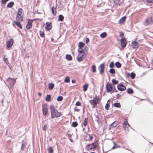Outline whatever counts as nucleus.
Listing matches in <instances>:
<instances>
[{
	"instance_id": "27",
	"label": "nucleus",
	"mask_w": 153,
	"mask_h": 153,
	"mask_svg": "<svg viewBox=\"0 0 153 153\" xmlns=\"http://www.w3.org/2000/svg\"><path fill=\"white\" fill-rule=\"evenodd\" d=\"M88 87V84H84L83 86V89L84 91H87Z\"/></svg>"
},
{
	"instance_id": "21",
	"label": "nucleus",
	"mask_w": 153,
	"mask_h": 153,
	"mask_svg": "<svg viewBox=\"0 0 153 153\" xmlns=\"http://www.w3.org/2000/svg\"><path fill=\"white\" fill-rule=\"evenodd\" d=\"M126 92H127V93L128 94H131L133 93L134 92V91L132 89H131L130 88H128Z\"/></svg>"
},
{
	"instance_id": "10",
	"label": "nucleus",
	"mask_w": 153,
	"mask_h": 153,
	"mask_svg": "<svg viewBox=\"0 0 153 153\" xmlns=\"http://www.w3.org/2000/svg\"><path fill=\"white\" fill-rule=\"evenodd\" d=\"M104 64L103 63L101 64V65L99 66L98 69L99 70L100 68V73L101 74H102L104 73Z\"/></svg>"
},
{
	"instance_id": "61",
	"label": "nucleus",
	"mask_w": 153,
	"mask_h": 153,
	"mask_svg": "<svg viewBox=\"0 0 153 153\" xmlns=\"http://www.w3.org/2000/svg\"><path fill=\"white\" fill-rule=\"evenodd\" d=\"M89 138L90 139V140H92L93 138V137L92 136H91L90 134H89Z\"/></svg>"
},
{
	"instance_id": "4",
	"label": "nucleus",
	"mask_w": 153,
	"mask_h": 153,
	"mask_svg": "<svg viewBox=\"0 0 153 153\" xmlns=\"http://www.w3.org/2000/svg\"><path fill=\"white\" fill-rule=\"evenodd\" d=\"M152 23H153V21L152 17L146 18L145 21L144 22V24L146 26H147Z\"/></svg>"
},
{
	"instance_id": "2",
	"label": "nucleus",
	"mask_w": 153,
	"mask_h": 153,
	"mask_svg": "<svg viewBox=\"0 0 153 153\" xmlns=\"http://www.w3.org/2000/svg\"><path fill=\"white\" fill-rule=\"evenodd\" d=\"M5 84L8 86L9 88H12L14 86L15 83L16 82V79L13 78H12L10 77L8 78L7 79L6 82L4 81Z\"/></svg>"
},
{
	"instance_id": "31",
	"label": "nucleus",
	"mask_w": 153,
	"mask_h": 153,
	"mask_svg": "<svg viewBox=\"0 0 153 153\" xmlns=\"http://www.w3.org/2000/svg\"><path fill=\"white\" fill-rule=\"evenodd\" d=\"M107 33L105 32H104L102 33L100 35V36L102 38H104L105 37L107 36Z\"/></svg>"
},
{
	"instance_id": "11",
	"label": "nucleus",
	"mask_w": 153,
	"mask_h": 153,
	"mask_svg": "<svg viewBox=\"0 0 153 153\" xmlns=\"http://www.w3.org/2000/svg\"><path fill=\"white\" fill-rule=\"evenodd\" d=\"M52 24L51 22H47L45 23L46 26L45 27V29L47 30H50L52 28Z\"/></svg>"
},
{
	"instance_id": "33",
	"label": "nucleus",
	"mask_w": 153,
	"mask_h": 153,
	"mask_svg": "<svg viewBox=\"0 0 153 153\" xmlns=\"http://www.w3.org/2000/svg\"><path fill=\"white\" fill-rule=\"evenodd\" d=\"M91 69L93 73H95L96 72V66L95 65H93L92 66Z\"/></svg>"
},
{
	"instance_id": "39",
	"label": "nucleus",
	"mask_w": 153,
	"mask_h": 153,
	"mask_svg": "<svg viewBox=\"0 0 153 153\" xmlns=\"http://www.w3.org/2000/svg\"><path fill=\"white\" fill-rule=\"evenodd\" d=\"M64 82L66 83H68L70 82V78L67 76H66L65 79L64 80Z\"/></svg>"
},
{
	"instance_id": "5",
	"label": "nucleus",
	"mask_w": 153,
	"mask_h": 153,
	"mask_svg": "<svg viewBox=\"0 0 153 153\" xmlns=\"http://www.w3.org/2000/svg\"><path fill=\"white\" fill-rule=\"evenodd\" d=\"M106 88L107 92L111 91L113 90V87L111 84L108 82L106 85Z\"/></svg>"
},
{
	"instance_id": "53",
	"label": "nucleus",
	"mask_w": 153,
	"mask_h": 153,
	"mask_svg": "<svg viewBox=\"0 0 153 153\" xmlns=\"http://www.w3.org/2000/svg\"><path fill=\"white\" fill-rule=\"evenodd\" d=\"M32 25H29L27 24L26 26V28L27 29L29 30L32 27Z\"/></svg>"
},
{
	"instance_id": "63",
	"label": "nucleus",
	"mask_w": 153,
	"mask_h": 153,
	"mask_svg": "<svg viewBox=\"0 0 153 153\" xmlns=\"http://www.w3.org/2000/svg\"><path fill=\"white\" fill-rule=\"evenodd\" d=\"M74 109V111H76L77 112H79L80 111L79 109H77L76 108H75Z\"/></svg>"
},
{
	"instance_id": "57",
	"label": "nucleus",
	"mask_w": 153,
	"mask_h": 153,
	"mask_svg": "<svg viewBox=\"0 0 153 153\" xmlns=\"http://www.w3.org/2000/svg\"><path fill=\"white\" fill-rule=\"evenodd\" d=\"M67 136L69 138H71L72 137V135L71 134H70L69 133L67 134Z\"/></svg>"
},
{
	"instance_id": "47",
	"label": "nucleus",
	"mask_w": 153,
	"mask_h": 153,
	"mask_svg": "<svg viewBox=\"0 0 153 153\" xmlns=\"http://www.w3.org/2000/svg\"><path fill=\"white\" fill-rule=\"evenodd\" d=\"M110 107V104L106 103L105 106V109L106 110H108L109 109Z\"/></svg>"
},
{
	"instance_id": "14",
	"label": "nucleus",
	"mask_w": 153,
	"mask_h": 153,
	"mask_svg": "<svg viewBox=\"0 0 153 153\" xmlns=\"http://www.w3.org/2000/svg\"><path fill=\"white\" fill-rule=\"evenodd\" d=\"M84 54L85 53H84L81 56L77 58V60L78 62H80L83 60V59H85L86 57V55Z\"/></svg>"
},
{
	"instance_id": "62",
	"label": "nucleus",
	"mask_w": 153,
	"mask_h": 153,
	"mask_svg": "<svg viewBox=\"0 0 153 153\" xmlns=\"http://www.w3.org/2000/svg\"><path fill=\"white\" fill-rule=\"evenodd\" d=\"M89 42V39L88 38H86V43H88Z\"/></svg>"
},
{
	"instance_id": "15",
	"label": "nucleus",
	"mask_w": 153,
	"mask_h": 153,
	"mask_svg": "<svg viewBox=\"0 0 153 153\" xmlns=\"http://www.w3.org/2000/svg\"><path fill=\"white\" fill-rule=\"evenodd\" d=\"M126 16H124L122 17L121 19H120L118 21V22L120 24H123L124 23L125 20L126 19Z\"/></svg>"
},
{
	"instance_id": "34",
	"label": "nucleus",
	"mask_w": 153,
	"mask_h": 153,
	"mask_svg": "<svg viewBox=\"0 0 153 153\" xmlns=\"http://www.w3.org/2000/svg\"><path fill=\"white\" fill-rule=\"evenodd\" d=\"M88 118L86 117L85 118L84 122L83 123V125L84 126H86L88 123Z\"/></svg>"
},
{
	"instance_id": "23",
	"label": "nucleus",
	"mask_w": 153,
	"mask_h": 153,
	"mask_svg": "<svg viewBox=\"0 0 153 153\" xmlns=\"http://www.w3.org/2000/svg\"><path fill=\"white\" fill-rule=\"evenodd\" d=\"M85 44L82 42H80L79 43L78 47L79 49H81L85 46Z\"/></svg>"
},
{
	"instance_id": "45",
	"label": "nucleus",
	"mask_w": 153,
	"mask_h": 153,
	"mask_svg": "<svg viewBox=\"0 0 153 153\" xmlns=\"http://www.w3.org/2000/svg\"><path fill=\"white\" fill-rule=\"evenodd\" d=\"M92 101H99V97H97V95H96L95 97H94L93 100H91Z\"/></svg>"
},
{
	"instance_id": "9",
	"label": "nucleus",
	"mask_w": 153,
	"mask_h": 153,
	"mask_svg": "<svg viewBox=\"0 0 153 153\" xmlns=\"http://www.w3.org/2000/svg\"><path fill=\"white\" fill-rule=\"evenodd\" d=\"M117 88L118 90L121 91H123L126 90V88L124 85L120 83L117 85Z\"/></svg>"
},
{
	"instance_id": "26",
	"label": "nucleus",
	"mask_w": 153,
	"mask_h": 153,
	"mask_svg": "<svg viewBox=\"0 0 153 153\" xmlns=\"http://www.w3.org/2000/svg\"><path fill=\"white\" fill-rule=\"evenodd\" d=\"M123 125V127L124 128H128L129 126V125L128 123L126 121L124 122Z\"/></svg>"
},
{
	"instance_id": "30",
	"label": "nucleus",
	"mask_w": 153,
	"mask_h": 153,
	"mask_svg": "<svg viewBox=\"0 0 153 153\" xmlns=\"http://www.w3.org/2000/svg\"><path fill=\"white\" fill-rule=\"evenodd\" d=\"M23 12V10L21 8H19L18 10V13L17 15L19 16L20 15H21V14H22Z\"/></svg>"
},
{
	"instance_id": "1",
	"label": "nucleus",
	"mask_w": 153,
	"mask_h": 153,
	"mask_svg": "<svg viewBox=\"0 0 153 153\" xmlns=\"http://www.w3.org/2000/svg\"><path fill=\"white\" fill-rule=\"evenodd\" d=\"M50 109L51 114V118L52 119L58 118L61 116V112L58 111L53 105H51Z\"/></svg>"
},
{
	"instance_id": "17",
	"label": "nucleus",
	"mask_w": 153,
	"mask_h": 153,
	"mask_svg": "<svg viewBox=\"0 0 153 153\" xmlns=\"http://www.w3.org/2000/svg\"><path fill=\"white\" fill-rule=\"evenodd\" d=\"M16 19L19 22H22L23 20V16L21 15H20L19 16L16 15Z\"/></svg>"
},
{
	"instance_id": "58",
	"label": "nucleus",
	"mask_w": 153,
	"mask_h": 153,
	"mask_svg": "<svg viewBox=\"0 0 153 153\" xmlns=\"http://www.w3.org/2000/svg\"><path fill=\"white\" fill-rule=\"evenodd\" d=\"M121 96L119 94H118L116 96V98L117 99H118L120 98V97Z\"/></svg>"
},
{
	"instance_id": "40",
	"label": "nucleus",
	"mask_w": 153,
	"mask_h": 153,
	"mask_svg": "<svg viewBox=\"0 0 153 153\" xmlns=\"http://www.w3.org/2000/svg\"><path fill=\"white\" fill-rule=\"evenodd\" d=\"M63 100V97L62 96H59L57 99L58 101H61Z\"/></svg>"
},
{
	"instance_id": "52",
	"label": "nucleus",
	"mask_w": 153,
	"mask_h": 153,
	"mask_svg": "<svg viewBox=\"0 0 153 153\" xmlns=\"http://www.w3.org/2000/svg\"><path fill=\"white\" fill-rule=\"evenodd\" d=\"M47 127V125L46 124H45L44 126L42 127V129L44 131H45L46 130V128Z\"/></svg>"
},
{
	"instance_id": "35",
	"label": "nucleus",
	"mask_w": 153,
	"mask_h": 153,
	"mask_svg": "<svg viewBox=\"0 0 153 153\" xmlns=\"http://www.w3.org/2000/svg\"><path fill=\"white\" fill-rule=\"evenodd\" d=\"M26 145V143H22L21 147V150H24L25 148Z\"/></svg>"
},
{
	"instance_id": "25",
	"label": "nucleus",
	"mask_w": 153,
	"mask_h": 153,
	"mask_svg": "<svg viewBox=\"0 0 153 153\" xmlns=\"http://www.w3.org/2000/svg\"><path fill=\"white\" fill-rule=\"evenodd\" d=\"M64 17L62 14H60L59 16L58 21H59L62 22L64 19Z\"/></svg>"
},
{
	"instance_id": "22",
	"label": "nucleus",
	"mask_w": 153,
	"mask_h": 153,
	"mask_svg": "<svg viewBox=\"0 0 153 153\" xmlns=\"http://www.w3.org/2000/svg\"><path fill=\"white\" fill-rule=\"evenodd\" d=\"M14 4L13 1H10L7 5V7L8 8H11Z\"/></svg>"
},
{
	"instance_id": "20",
	"label": "nucleus",
	"mask_w": 153,
	"mask_h": 153,
	"mask_svg": "<svg viewBox=\"0 0 153 153\" xmlns=\"http://www.w3.org/2000/svg\"><path fill=\"white\" fill-rule=\"evenodd\" d=\"M66 59L69 61H71L72 59V57L70 54H67L65 56Z\"/></svg>"
},
{
	"instance_id": "60",
	"label": "nucleus",
	"mask_w": 153,
	"mask_h": 153,
	"mask_svg": "<svg viewBox=\"0 0 153 153\" xmlns=\"http://www.w3.org/2000/svg\"><path fill=\"white\" fill-rule=\"evenodd\" d=\"M112 91V93H113L114 92H118L117 91L116 89H113Z\"/></svg>"
},
{
	"instance_id": "24",
	"label": "nucleus",
	"mask_w": 153,
	"mask_h": 153,
	"mask_svg": "<svg viewBox=\"0 0 153 153\" xmlns=\"http://www.w3.org/2000/svg\"><path fill=\"white\" fill-rule=\"evenodd\" d=\"M51 96L50 94H47L45 99V100L47 102H50L51 100Z\"/></svg>"
},
{
	"instance_id": "12",
	"label": "nucleus",
	"mask_w": 153,
	"mask_h": 153,
	"mask_svg": "<svg viewBox=\"0 0 153 153\" xmlns=\"http://www.w3.org/2000/svg\"><path fill=\"white\" fill-rule=\"evenodd\" d=\"M137 39H135V41H133L131 43L132 47L134 49L137 48L139 46L138 43L135 41Z\"/></svg>"
},
{
	"instance_id": "42",
	"label": "nucleus",
	"mask_w": 153,
	"mask_h": 153,
	"mask_svg": "<svg viewBox=\"0 0 153 153\" xmlns=\"http://www.w3.org/2000/svg\"><path fill=\"white\" fill-rule=\"evenodd\" d=\"M48 152L49 153H53V150L51 147H49L48 149Z\"/></svg>"
},
{
	"instance_id": "54",
	"label": "nucleus",
	"mask_w": 153,
	"mask_h": 153,
	"mask_svg": "<svg viewBox=\"0 0 153 153\" xmlns=\"http://www.w3.org/2000/svg\"><path fill=\"white\" fill-rule=\"evenodd\" d=\"M95 117L96 118H97V119H96L95 120L96 121H97V122L98 123H99L100 122V121L99 120V118L98 117V115H95Z\"/></svg>"
},
{
	"instance_id": "44",
	"label": "nucleus",
	"mask_w": 153,
	"mask_h": 153,
	"mask_svg": "<svg viewBox=\"0 0 153 153\" xmlns=\"http://www.w3.org/2000/svg\"><path fill=\"white\" fill-rule=\"evenodd\" d=\"M34 20L29 19L28 21L27 24L32 26V22Z\"/></svg>"
},
{
	"instance_id": "32",
	"label": "nucleus",
	"mask_w": 153,
	"mask_h": 153,
	"mask_svg": "<svg viewBox=\"0 0 153 153\" xmlns=\"http://www.w3.org/2000/svg\"><path fill=\"white\" fill-rule=\"evenodd\" d=\"M114 105L115 107L117 108H120L121 106V105L119 102H115L114 104Z\"/></svg>"
},
{
	"instance_id": "49",
	"label": "nucleus",
	"mask_w": 153,
	"mask_h": 153,
	"mask_svg": "<svg viewBox=\"0 0 153 153\" xmlns=\"http://www.w3.org/2000/svg\"><path fill=\"white\" fill-rule=\"evenodd\" d=\"M9 0H1V2L3 4H5Z\"/></svg>"
},
{
	"instance_id": "18",
	"label": "nucleus",
	"mask_w": 153,
	"mask_h": 153,
	"mask_svg": "<svg viewBox=\"0 0 153 153\" xmlns=\"http://www.w3.org/2000/svg\"><path fill=\"white\" fill-rule=\"evenodd\" d=\"M56 6H53L51 8L52 13L54 16H56Z\"/></svg>"
},
{
	"instance_id": "48",
	"label": "nucleus",
	"mask_w": 153,
	"mask_h": 153,
	"mask_svg": "<svg viewBox=\"0 0 153 153\" xmlns=\"http://www.w3.org/2000/svg\"><path fill=\"white\" fill-rule=\"evenodd\" d=\"M113 142L114 145L112 147V149H114L118 148V146L115 143H114V142Z\"/></svg>"
},
{
	"instance_id": "51",
	"label": "nucleus",
	"mask_w": 153,
	"mask_h": 153,
	"mask_svg": "<svg viewBox=\"0 0 153 153\" xmlns=\"http://www.w3.org/2000/svg\"><path fill=\"white\" fill-rule=\"evenodd\" d=\"M75 105L76 106H80L81 105V103L79 101H78L76 102Z\"/></svg>"
},
{
	"instance_id": "28",
	"label": "nucleus",
	"mask_w": 153,
	"mask_h": 153,
	"mask_svg": "<svg viewBox=\"0 0 153 153\" xmlns=\"http://www.w3.org/2000/svg\"><path fill=\"white\" fill-rule=\"evenodd\" d=\"M115 65L116 67L118 68H120L122 65L119 62H116Z\"/></svg>"
},
{
	"instance_id": "8",
	"label": "nucleus",
	"mask_w": 153,
	"mask_h": 153,
	"mask_svg": "<svg viewBox=\"0 0 153 153\" xmlns=\"http://www.w3.org/2000/svg\"><path fill=\"white\" fill-rule=\"evenodd\" d=\"M42 111L43 115L44 116H46L48 114V111L46 107V105H45L44 106L42 105Z\"/></svg>"
},
{
	"instance_id": "29",
	"label": "nucleus",
	"mask_w": 153,
	"mask_h": 153,
	"mask_svg": "<svg viewBox=\"0 0 153 153\" xmlns=\"http://www.w3.org/2000/svg\"><path fill=\"white\" fill-rule=\"evenodd\" d=\"M54 87V84L53 83H50L48 85V88L49 90H52Z\"/></svg>"
},
{
	"instance_id": "19",
	"label": "nucleus",
	"mask_w": 153,
	"mask_h": 153,
	"mask_svg": "<svg viewBox=\"0 0 153 153\" xmlns=\"http://www.w3.org/2000/svg\"><path fill=\"white\" fill-rule=\"evenodd\" d=\"M20 22H19L18 21H14V22L16 24V26L19 27L20 29H22V27L21 24L20 23Z\"/></svg>"
},
{
	"instance_id": "43",
	"label": "nucleus",
	"mask_w": 153,
	"mask_h": 153,
	"mask_svg": "<svg viewBox=\"0 0 153 153\" xmlns=\"http://www.w3.org/2000/svg\"><path fill=\"white\" fill-rule=\"evenodd\" d=\"M114 62L113 61H112L111 62L109 65V67L111 68H113L114 67Z\"/></svg>"
},
{
	"instance_id": "13",
	"label": "nucleus",
	"mask_w": 153,
	"mask_h": 153,
	"mask_svg": "<svg viewBox=\"0 0 153 153\" xmlns=\"http://www.w3.org/2000/svg\"><path fill=\"white\" fill-rule=\"evenodd\" d=\"M89 102L92 105V108H93L96 107L97 104L98 103V101H92V100H90L89 101Z\"/></svg>"
},
{
	"instance_id": "3",
	"label": "nucleus",
	"mask_w": 153,
	"mask_h": 153,
	"mask_svg": "<svg viewBox=\"0 0 153 153\" xmlns=\"http://www.w3.org/2000/svg\"><path fill=\"white\" fill-rule=\"evenodd\" d=\"M97 141H96L95 142L91 144H88L85 147V149L88 151L90 150L95 149L97 147Z\"/></svg>"
},
{
	"instance_id": "56",
	"label": "nucleus",
	"mask_w": 153,
	"mask_h": 153,
	"mask_svg": "<svg viewBox=\"0 0 153 153\" xmlns=\"http://www.w3.org/2000/svg\"><path fill=\"white\" fill-rule=\"evenodd\" d=\"M114 2L117 5H119V2H120V0H114Z\"/></svg>"
},
{
	"instance_id": "46",
	"label": "nucleus",
	"mask_w": 153,
	"mask_h": 153,
	"mask_svg": "<svg viewBox=\"0 0 153 153\" xmlns=\"http://www.w3.org/2000/svg\"><path fill=\"white\" fill-rule=\"evenodd\" d=\"M39 32L40 36L41 37H44L45 35L44 33L41 31H40Z\"/></svg>"
},
{
	"instance_id": "7",
	"label": "nucleus",
	"mask_w": 153,
	"mask_h": 153,
	"mask_svg": "<svg viewBox=\"0 0 153 153\" xmlns=\"http://www.w3.org/2000/svg\"><path fill=\"white\" fill-rule=\"evenodd\" d=\"M121 47L123 48H125L127 42L125 37L122 38L120 40Z\"/></svg>"
},
{
	"instance_id": "37",
	"label": "nucleus",
	"mask_w": 153,
	"mask_h": 153,
	"mask_svg": "<svg viewBox=\"0 0 153 153\" xmlns=\"http://www.w3.org/2000/svg\"><path fill=\"white\" fill-rule=\"evenodd\" d=\"M135 76L136 74L135 73L133 72L131 73L130 75L131 78L132 79H134L135 78Z\"/></svg>"
},
{
	"instance_id": "16",
	"label": "nucleus",
	"mask_w": 153,
	"mask_h": 153,
	"mask_svg": "<svg viewBox=\"0 0 153 153\" xmlns=\"http://www.w3.org/2000/svg\"><path fill=\"white\" fill-rule=\"evenodd\" d=\"M117 125V123L115 121L109 127V130H110L111 128H113L116 127Z\"/></svg>"
},
{
	"instance_id": "50",
	"label": "nucleus",
	"mask_w": 153,
	"mask_h": 153,
	"mask_svg": "<svg viewBox=\"0 0 153 153\" xmlns=\"http://www.w3.org/2000/svg\"><path fill=\"white\" fill-rule=\"evenodd\" d=\"M78 52L79 53L78 56H79L80 55V53H83V49H81V50H78Z\"/></svg>"
},
{
	"instance_id": "36",
	"label": "nucleus",
	"mask_w": 153,
	"mask_h": 153,
	"mask_svg": "<svg viewBox=\"0 0 153 153\" xmlns=\"http://www.w3.org/2000/svg\"><path fill=\"white\" fill-rule=\"evenodd\" d=\"M109 72L111 74H114L115 73V70L112 68H111L109 71Z\"/></svg>"
},
{
	"instance_id": "41",
	"label": "nucleus",
	"mask_w": 153,
	"mask_h": 153,
	"mask_svg": "<svg viewBox=\"0 0 153 153\" xmlns=\"http://www.w3.org/2000/svg\"><path fill=\"white\" fill-rule=\"evenodd\" d=\"M78 125V123L76 121L73 122L72 124V126L73 127H76Z\"/></svg>"
},
{
	"instance_id": "6",
	"label": "nucleus",
	"mask_w": 153,
	"mask_h": 153,
	"mask_svg": "<svg viewBox=\"0 0 153 153\" xmlns=\"http://www.w3.org/2000/svg\"><path fill=\"white\" fill-rule=\"evenodd\" d=\"M13 38L10 39L9 40L6 42V46L9 48L11 47L13 44Z\"/></svg>"
},
{
	"instance_id": "38",
	"label": "nucleus",
	"mask_w": 153,
	"mask_h": 153,
	"mask_svg": "<svg viewBox=\"0 0 153 153\" xmlns=\"http://www.w3.org/2000/svg\"><path fill=\"white\" fill-rule=\"evenodd\" d=\"M111 82L112 83V84L114 85L117 84L118 83V81L116 80L115 79H112L111 80Z\"/></svg>"
},
{
	"instance_id": "64",
	"label": "nucleus",
	"mask_w": 153,
	"mask_h": 153,
	"mask_svg": "<svg viewBox=\"0 0 153 153\" xmlns=\"http://www.w3.org/2000/svg\"><path fill=\"white\" fill-rule=\"evenodd\" d=\"M152 1H153V0H146L147 2L149 3L152 2Z\"/></svg>"
},
{
	"instance_id": "55",
	"label": "nucleus",
	"mask_w": 153,
	"mask_h": 153,
	"mask_svg": "<svg viewBox=\"0 0 153 153\" xmlns=\"http://www.w3.org/2000/svg\"><path fill=\"white\" fill-rule=\"evenodd\" d=\"M3 60L5 62H6V64H7V62H8L7 60V58H5L4 57H4L3 58Z\"/></svg>"
},
{
	"instance_id": "59",
	"label": "nucleus",
	"mask_w": 153,
	"mask_h": 153,
	"mask_svg": "<svg viewBox=\"0 0 153 153\" xmlns=\"http://www.w3.org/2000/svg\"><path fill=\"white\" fill-rule=\"evenodd\" d=\"M124 34L122 32H121L120 33V34L119 36L120 37H122L124 36Z\"/></svg>"
}]
</instances>
